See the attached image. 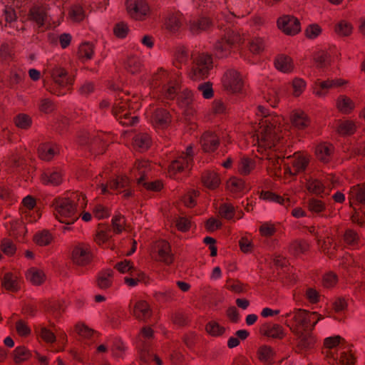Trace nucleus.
Here are the masks:
<instances>
[{"label":"nucleus","instance_id":"f257e3e1","mask_svg":"<svg viewBox=\"0 0 365 365\" xmlns=\"http://www.w3.org/2000/svg\"><path fill=\"white\" fill-rule=\"evenodd\" d=\"M280 133L279 127L267 122L262 123L256 133L259 146L269 149L277 148L275 151L280 150V140H282Z\"/></svg>","mask_w":365,"mask_h":365},{"label":"nucleus","instance_id":"f03ea898","mask_svg":"<svg viewBox=\"0 0 365 365\" xmlns=\"http://www.w3.org/2000/svg\"><path fill=\"white\" fill-rule=\"evenodd\" d=\"M212 68V56L205 53H198L196 56L192 58L188 76L190 78L194 81H200L208 76Z\"/></svg>","mask_w":365,"mask_h":365},{"label":"nucleus","instance_id":"7ed1b4c3","mask_svg":"<svg viewBox=\"0 0 365 365\" xmlns=\"http://www.w3.org/2000/svg\"><path fill=\"white\" fill-rule=\"evenodd\" d=\"M54 215L58 220L66 225H71L79 216L76 214V207L73 202L68 198H58L53 202Z\"/></svg>","mask_w":365,"mask_h":365},{"label":"nucleus","instance_id":"20e7f679","mask_svg":"<svg viewBox=\"0 0 365 365\" xmlns=\"http://www.w3.org/2000/svg\"><path fill=\"white\" fill-rule=\"evenodd\" d=\"M150 255L155 261L163 262L167 265L173 264L174 261L171 247L166 240H160L155 242L152 245Z\"/></svg>","mask_w":365,"mask_h":365},{"label":"nucleus","instance_id":"39448f33","mask_svg":"<svg viewBox=\"0 0 365 365\" xmlns=\"http://www.w3.org/2000/svg\"><path fill=\"white\" fill-rule=\"evenodd\" d=\"M317 315V312H309L302 309H294L287 314L292 317L294 322V324L290 327L291 331L294 333L309 329V324Z\"/></svg>","mask_w":365,"mask_h":365},{"label":"nucleus","instance_id":"423d86ee","mask_svg":"<svg viewBox=\"0 0 365 365\" xmlns=\"http://www.w3.org/2000/svg\"><path fill=\"white\" fill-rule=\"evenodd\" d=\"M320 317H318L312 324V328L297 332L294 334L297 337V349L299 352H306L314 348L316 344V338L313 336L312 330L314 329Z\"/></svg>","mask_w":365,"mask_h":365},{"label":"nucleus","instance_id":"0eeeda50","mask_svg":"<svg viewBox=\"0 0 365 365\" xmlns=\"http://www.w3.org/2000/svg\"><path fill=\"white\" fill-rule=\"evenodd\" d=\"M222 85L227 92L237 93L241 92L244 86L240 74L235 70H228L223 76Z\"/></svg>","mask_w":365,"mask_h":365},{"label":"nucleus","instance_id":"6e6552de","mask_svg":"<svg viewBox=\"0 0 365 365\" xmlns=\"http://www.w3.org/2000/svg\"><path fill=\"white\" fill-rule=\"evenodd\" d=\"M127 11L131 18L143 20L150 13V8L145 0H127Z\"/></svg>","mask_w":365,"mask_h":365},{"label":"nucleus","instance_id":"1a4fd4ad","mask_svg":"<svg viewBox=\"0 0 365 365\" xmlns=\"http://www.w3.org/2000/svg\"><path fill=\"white\" fill-rule=\"evenodd\" d=\"M71 259L76 265L86 266L91 262L92 254L87 246L78 245L72 251Z\"/></svg>","mask_w":365,"mask_h":365},{"label":"nucleus","instance_id":"9d476101","mask_svg":"<svg viewBox=\"0 0 365 365\" xmlns=\"http://www.w3.org/2000/svg\"><path fill=\"white\" fill-rule=\"evenodd\" d=\"M277 25L287 35H295L300 31L299 21L293 16H284L279 18Z\"/></svg>","mask_w":365,"mask_h":365},{"label":"nucleus","instance_id":"9b49d317","mask_svg":"<svg viewBox=\"0 0 365 365\" xmlns=\"http://www.w3.org/2000/svg\"><path fill=\"white\" fill-rule=\"evenodd\" d=\"M128 100H123L118 103H115L113 108V112L115 115H119V120L120 123L123 125H133L137 120L138 118L136 116L130 117L128 113H125L127 109V107L130 108V105H128Z\"/></svg>","mask_w":365,"mask_h":365},{"label":"nucleus","instance_id":"f8f14e48","mask_svg":"<svg viewBox=\"0 0 365 365\" xmlns=\"http://www.w3.org/2000/svg\"><path fill=\"white\" fill-rule=\"evenodd\" d=\"M153 315L152 309L145 300L135 302L133 309V316L138 321L146 322Z\"/></svg>","mask_w":365,"mask_h":365},{"label":"nucleus","instance_id":"ddd939ff","mask_svg":"<svg viewBox=\"0 0 365 365\" xmlns=\"http://www.w3.org/2000/svg\"><path fill=\"white\" fill-rule=\"evenodd\" d=\"M220 144V139L212 132L207 131L201 137V145L205 152H214Z\"/></svg>","mask_w":365,"mask_h":365},{"label":"nucleus","instance_id":"4468645a","mask_svg":"<svg viewBox=\"0 0 365 365\" xmlns=\"http://www.w3.org/2000/svg\"><path fill=\"white\" fill-rule=\"evenodd\" d=\"M267 159L269 161L268 169L269 172L275 177L280 178L281 165L284 163V156L271 153L267 155Z\"/></svg>","mask_w":365,"mask_h":365},{"label":"nucleus","instance_id":"2eb2a0df","mask_svg":"<svg viewBox=\"0 0 365 365\" xmlns=\"http://www.w3.org/2000/svg\"><path fill=\"white\" fill-rule=\"evenodd\" d=\"M259 332L261 334L272 339H282L284 336V329L279 324H264L261 327Z\"/></svg>","mask_w":365,"mask_h":365},{"label":"nucleus","instance_id":"dca6fc26","mask_svg":"<svg viewBox=\"0 0 365 365\" xmlns=\"http://www.w3.org/2000/svg\"><path fill=\"white\" fill-rule=\"evenodd\" d=\"M336 108L339 113L348 115L355 109V103L349 96L341 95L336 101Z\"/></svg>","mask_w":365,"mask_h":365},{"label":"nucleus","instance_id":"f3484780","mask_svg":"<svg viewBox=\"0 0 365 365\" xmlns=\"http://www.w3.org/2000/svg\"><path fill=\"white\" fill-rule=\"evenodd\" d=\"M153 122L158 128L164 129L170 125L171 116L166 110L158 109L153 114Z\"/></svg>","mask_w":365,"mask_h":365},{"label":"nucleus","instance_id":"a211bd4d","mask_svg":"<svg viewBox=\"0 0 365 365\" xmlns=\"http://www.w3.org/2000/svg\"><path fill=\"white\" fill-rule=\"evenodd\" d=\"M51 76L54 82L61 87L73 83V78L68 76V73L63 68H54L51 71Z\"/></svg>","mask_w":365,"mask_h":365},{"label":"nucleus","instance_id":"6ab92c4d","mask_svg":"<svg viewBox=\"0 0 365 365\" xmlns=\"http://www.w3.org/2000/svg\"><path fill=\"white\" fill-rule=\"evenodd\" d=\"M290 119L292 123L298 129H304L309 124L308 116L302 110H294L291 114Z\"/></svg>","mask_w":365,"mask_h":365},{"label":"nucleus","instance_id":"aec40b11","mask_svg":"<svg viewBox=\"0 0 365 365\" xmlns=\"http://www.w3.org/2000/svg\"><path fill=\"white\" fill-rule=\"evenodd\" d=\"M29 19L34 21L39 26H43L47 19L46 9L39 6L32 7L29 11Z\"/></svg>","mask_w":365,"mask_h":365},{"label":"nucleus","instance_id":"412c9836","mask_svg":"<svg viewBox=\"0 0 365 365\" xmlns=\"http://www.w3.org/2000/svg\"><path fill=\"white\" fill-rule=\"evenodd\" d=\"M356 130L354 121L351 120H340L337 125L336 131L341 135H351Z\"/></svg>","mask_w":365,"mask_h":365},{"label":"nucleus","instance_id":"4be33fe9","mask_svg":"<svg viewBox=\"0 0 365 365\" xmlns=\"http://www.w3.org/2000/svg\"><path fill=\"white\" fill-rule=\"evenodd\" d=\"M1 286L6 290L16 292L19 289L18 277L11 272L5 273L1 279Z\"/></svg>","mask_w":365,"mask_h":365},{"label":"nucleus","instance_id":"5701e85b","mask_svg":"<svg viewBox=\"0 0 365 365\" xmlns=\"http://www.w3.org/2000/svg\"><path fill=\"white\" fill-rule=\"evenodd\" d=\"M39 158L45 161H50L58 153L56 146L49 144H42L38 149Z\"/></svg>","mask_w":365,"mask_h":365},{"label":"nucleus","instance_id":"b1692460","mask_svg":"<svg viewBox=\"0 0 365 365\" xmlns=\"http://www.w3.org/2000/svg\"><path fill=\"white\" fill-rule=\"evenodd\" d=\"M133 145L140 151L146 150L151 145V138L146 133H139L134 137Z\"/></svg>","mask_w":365,"mask_h":365},{"label":"nucleus","instance_id":"393cba45","mask_svg":"<svg viewBox=\"0 0 365 365\" xmlns=\"http://www.w3.org/2000/svg\"><path fill=\"white\" fill-rule=\"evenodd\" d=\"M202 182L208 189L215 190L220 184V179L214 172H205L202 176Z\"/></svg>","mask_w":365,"mask_h":365},{"label":"nucleus","instance_id":"a878e982","mask_svg":"<svg viewBox=\"0 0 365 365\" xmlns=\"http://www.w3.org/2000/svg\"><path fill=\"white\" fill-rule=\"evenodd\" d=\"M31 357V351L25 346H18L13 352V359L16 364H21Z\"/></svg>","mask_w":365,"mask_h":365},{"label":"nucleus","instance_id":"bb28decb","mask_svg":"<svg viewBox=\"0 0 365 365\" xmlns=\"http://www.w3.org/2000/svg\"><path fill=\"white\" fill-rule=\"evenodd\" d=\"M221 38L224 40L232 48L235 46L243 43V38L240 33L232 30L227 31Z\"/></svg>","mask_w":365,"mask_h":365},{"label":"nucleus","instance_id":"cd10ccee","mask_svg":"<svg viewBox=\"0 0 365 365\" xmlns=\"http://www.w3.org/2000/svg\"><path fill=\"white\" fill-rule=\"evenodd\" d=\"M41 181L45 185H58L62 182V175L58 172L51 173H43L41 175Z\"/></svg>","mask_w":365,"mask_h":365},{"label":"nucleus","instance_id":"c85d7f7f","mask_svg":"<svg viewBox=\"0 0 365 365\" xmlns=\"http://www.w3.org/2000/svg\"><path fill=\"white\" fill-rule=\"evenodd\" d=\"M315 153L317 158L320 161L327 163L330 160L332 153V146L327 144H320L317 146Z\"/></svg>","mask_w":365,"mask_h":365},{"label":"nucleus","instance_id":"c756f323","mask_svg":"<svg viewBox=\"0 0 365 365\" xmlns=\"http://www.w3.org/2000/svg\"><path fill=\"white\" fill-rule=\"evenodd\" d=\"M179 99V103L182 107L187 108L186 112L187 113L192 114L194 112V109L192 107V93L190 91L186 89L184 90L180 94V96L178 98Z\"/></svg>","mask_w":365,"mask_h":365},{"label":"nucleus","instance_id":"7c9ffc66","mask_svg":"<svg viewBox=\"0 0 365 365\" xmlns=\"http://www.w3.org/2000/svg\"><path fill=\"white\" fill-rule=\"evenodd\" d=\"M309 250V245L306 241H294L289 247V250L292 254L295 257H299L302 255H304Z\"/></svg>","mask_w":365,"mask_h":365},{"label":"nucleus","instance_id":"2f4dec72","mask_svg":"<svg viewBox=\"0 0 365 365\" xmlns=\"http://www.w3.org/2000/svg\"><path fill=\"white\" fill-rule=\"evenodd\" d=\"M309 163V158L304 155H294L292 160V166L294 169V175L305 170Z\"/></svg>","mask_w":365,"mask_h":365},{"label":"nucleus","instance_id":"473e14b6","mask_svg":"<svg viewBox=\"0 0 365 365\" xmlns=\"http://www.w3.org/2000/svg\"><path fill=\"white\" fill-rule=\"evenodd\" d=\"M110 231V229L106 225L99 224L94 239L95 242L99 245L108 242L111 237Z\"/></svg>","mask_w":365,"mask_h":365},{"label":"nucleus","instance_id":"72a5a7b5","mask_svg":"<svg viewBox=\"0 0 365 365\" xmlns=\"http://www.w3.org/2000/svg\"><path fill=\"white\" fill-rule=\"evenodd\" d=\"M213 49L216 56L223 58L228 56L232 48L220 38L215 43Z\"/></svg>","mask_w":365,"mask_h":365},{"label":"nucleus","instance_id":"f704fd0d","mask_svg":"<svg viewBox=\"0 0 365 365\" xmlns=\"http://www.w3.org/2000/svg\"><path fill=\"white\" fill-rule=\"evenodd\" d=\"M130 185V180L125 175H118L115 179L108 182L110 189L118 190L121 188H126Z\"/></svg>","mask_w":365,"mask_h":365},{"label":"nucleus","instance_id":"c9c22d12","mask_svg":"<svg viewBox=\"0 0 365 365\" xmlns=\"http://www.w3.org/2000/svg\"><path fill=\"white\" fill-rule=\"evenodd\" d=\"M275 67L282 72H289L292 70V61L289 56H279L274 61Z\"/></svg>","mask_w":365,"mask_h":365},{"label":"nucleus","instance_id":"e433bc0d","mask_svg":"<svg viewBox=\"0 0 365 365\" xmlns=\"http://www.w3.org/2000/svg\"><path fill=\"white\" fill-rule=\"evenodd\" d=\"M26 276L30 282L34 285L41 284L46 278L44 272L42 270L36 268H31L29 269Z\"/></svg>","mask_w":365,"mask_h":365},{"label":"nucleus","instance_id":"4c0bfd02","mask_svg":"<svg viewBox=\"0 0 365 365\" xmlns=\"http://www.w3.org/2000/svg\"><path fill=\"white\" fill-rule=\"evenodd\" d=\"M211 26V21L207 18H201L196 21L190 22V29L192 33L197 34L202 31H205Z\"/></svg>","mask_w":365,"mask_h":365},{"label":"nucleus","instance_id":"58836bf2","mask_svg":"<svg viewBox=\"0 0 365 365\" xmlns=\"http://www.w3.org/2000/svg\"><path fill=\"white\" fill-rule=\"evenodd\" d=\"M331 56L325 51H319L314 56V61L317 68H324L329 64Z\"/></svg>","mask_w":365,"mask_h":365},{"label":"nucleus","instance_id":"ea45409f","mask_svg":"<svg viewBox=\"0 0 365 365\" xmlns=\"http://www.w3.org/2000/svg\"><path fill=\"white\" fill-rule=\"evenodd\" d=\"M352 25L345 20L340 21L335 26L334 31L339 36L345 37L349 36L352 33Z\"/></svg>","mask_w":365,"mask_h":365},{"label":"nucleus","instance_id":"a19ab883","mask_svg":"<svg viewBox=\"0 0 365 365\" xmlns=\"http://www.w3.org/2000/svg\"><path fill=\"white\" fill-rule=\"evenodd\" d=\"M350 195H351V198H350L351 203H352L351 200L353 199L359 203L365 205V185L352 187Z\"/></svg>","mask_w":365,"mask_h":365},{"label":"nucleus","instance_id":"79ce46f5","mask_svg":"<svg viewBox=\"0 0 365 365\" xmlns=\"http://www.w3.org/2000/svg\"><path fill=\"white\" fill-rule=\"evenodd\" d=\"M53 236L48 230H43L37 233L34 237V242L39 246L48 245L53 241Z\"/></svg>","mask_w":365,"mask_h":365},{"label":"nucleus","instance_id":"37998d69","mask_svg":"<svg viewBox=\"0 0 365 365\" xmlns=\"http://www.w3.org/2000/svg\"><path fill=\"white\" fill-rule=\"evenodd\" d=\"M255 167V163L254 160L244 158H242L238 167V172L242 175H249Z\"/></svg>","mask_w":365,"mask_h":365},{"label":"nucleus","instance_id":"c03bdc74","mask_svg":"<svg viewBox=\"0 0 365 365\" xmlns=\"http://www.w3.org/2000/svg\"><path fill=\"white\" fill-rule=\"evenodd\" d=\"M14 123L19 128L28 129L31 125L32 120L29 115L20 113L14 118Z\"/></svg>","mask_w":365,"mask_h":365},{"label":"nucleus","instance_id":"a18cd8bd","mask_svg":"<svg viewBox=\"0 0 365 365\" xmlns=\"http://www.w3.org/2000/svg\"><path fill=\"white\" fill-rule=\"evenodd\" d=\"M307 190L314 195H319L324 192V186L317 179L310 178L306 183Z\"/></svg>","mask_w":365,"mask_h":365},{"label":"nucleus","instance_id":"49530a36","mask_svg":"<svg viewBox=\"0 0 365 365\" xmlns=\"http://www.w3.org/2000/svg\"><path fill=\"white\" fill-rule=\"evenodd\" d=\"M227 188L231 192L237 193L241 192L245 188V182L242 179L231 178L227 182Z\"/></svg>","mask_w":365,"mask_h":365},{"label":"nucleus","instance_id":"de8ad7c7","mask_svg":"<svg viewBox=\"0 0 365 365\" xmlns=\"http://www.w3.org/2000/svg\"><path fill=\"white\" fill-rule=\"evenodd\" d=\"M274 352L272 347L264 345L260 346L257 350V356L259 361L267 362L272 359Z\"/></svg>","mask_w":365,"mask_h":365},{"label":"nucleus","instance_id":"09e8293b","mask_svg":"<svg viewBox=\"0 0 365 365\" xmlns=\"http://www.w3.org/2000/svg\"><path fill=\"white\" fill-rule=\"evenodd\" d=\"M336 248V244L334 242L331 237H326L321 246L322 251L324 254L327 255L329 258L334 255V250Z\"/></svg>","mask_w":365,"mask_h":365},{"label":"nucleus","instance_id":"8fccbe9b","mask_svg":"<svg viewBox=\"0 0 365 365\" xmlns=\"http://www.w3.org/2000/svg\"><path fill=\"white\" fill-rule=\"evenodd\" d=\"M126 225L125 219L124 216L121 215H115L111 220V225L113 232L115 234H120L125 230Z\"/></svg>","mask_w":365,"mask_h":365},{"label":"nucleus","instance_id":"3c124183","mask_svg":"<svg viewBox=\"0 0 365 365\" xmlns=\"http://www.w3.org/2000/svg\"><path fill=\"white\" fill-rule=\"evenodd\" d=\"M260 198L264 200L276 202L279 204H285L286 202H289V198L284 199L282 196L278 195L270 191H262L260 193Z\"/></svg>","mask_w":365,"mask_h":365},{"label":"nucleus","instance_id":"603ef678","mask_svg":"<svg viewBox=\"0 0 365 365\" xmlns=\"http://www.w3.org/2000/svg\"><path fill=\"white\" fill-rule=\"evenodd\" d=\"M205 331L212 336H218L223 334L225 329L221 327L217 322L211 321L206 324Z\"/></svg>","mask_w":365,"mask_h":365},{"label":"nucleus","instance_id":"864d4df0","mask_svg":"<svg viewBox=\"0 0 365 365\" xmlns=\"http://www.w3.org/2000/svg\"><path fill=\"white\" fill-rule=\"evenodd\" d=\"M235 212V209L232 204L224 203L219 207V215L221 217L226 220H231L233 218Z\"/></svg>","mask_w":365,"mask_h":365},{"label":"nucleus","instance_id":"5fc2aeb1","mask_svg":"<svg viewBox=\"0 0 365 365\" xmlns=\"http://www.w3.org/2000/svg\"><path fill=\"white\" fill-rule=\"evenodd\" d=\"M75 331L80 336L85 339H90L94 334V330L83 323H78L75 325Z\"/></svg>","mask_w":365,"mask_h":365},{"label":"nucleus","instance_id":"6e6d98bb","mask_svg":"<svg viewBox=\"0 0 365 365\" xmlns=\"http://www.w3.org/2000/svg\"><path fill=\"white\" fill-rule=\"evenodd\" d=\"M125 69L132 74H135L141 71V64L135 57L128 58L125 62Z\"/></svg>","mask_w":365,"mask_h":365},{"label":"nucleus","instance_id":"4d7b16f0","mask_svg":"<svg viewBox=\"0 0 365 365\" xmlns=\"http://www.w3.org/2000/svg\"><path fill=\"white\" fill-rule=\"evenodd\" d=\"M113 277V271L110 270L107 272L102 273L97 279L98 286L101 289H108L111 286V278Z\"/></svg>","mask_w":365,"mask_h":365},{"label":"nucleus","instance_id":"13d9d810","mask_svg":"<svg viewBox=\"0 0 365 365\" xmlns=\"http://www.w3.org/2000/svg\"><path fill=\"white\" fill-rule=\"evenodd\" d=\"M347 83V81L341 78L339 79H328L327 81H322L319 83L320 88H339L345 86Z\"/></svg>","mask_w":365,"mask_h":365},{"label":"nucleus","instance_id":"bf43d9fd","mask_svg":"<svg viewBox=\"0 0 365 365\" xmlns=\"http://www.w3.org/2000/svg\"><path fill=\"white\" fill-rule=\"evenodd\" d=\"M56 108L55 103L49 98H43L40 101L39 110L45 114H49L55 111Z\"/></svg>","mask_w":365,"mask_h":365},{"label":"nucleus","instance_id":"052dcab7","mask_svg":"<svg viewBox=\"0 0 365 365\" xmlns=\"http://www.w3.org/2000/svg\"><path fill=\"white\" fill-rule=\"evenodd\" d=\"M93 55V46L84 43L81 44L78 49V56L81 58L91 59Z\"/></svg>","mask_w":365,"mask_h":365},{"label":"nucleus","instance_id":"680f3d73","mask_svg":"<svg viewBox=\"0 0 365 365\" xmlns=\"http://www.w3.org/2000/svg\"><path fill=\"white\" fill-rule=\"evenodd\" d=\"M149 166V162L147 160H137L134 165V168H136L140 175V177L138 179V184H141L145 179V170Z\"/></svg>","mask_w":365,"mask_h":365},{"label":"nucleus","instance_id":"e2e57ef3","mask_svg":"<svg viewBox=\"0 0 365 365\" xmlns=\"http://www.w3.org/2000/svg\"><path fill=\"white\" fill-rule=\"evenodd\" d=\"M180 89L179 83L176 81H170L165 87V94L169 99H173Z\"/></svg>","mask_w":365,"mask_h":365},{"label":"nucleus","instance_id":"0e129e2a","mask_svg":"<svg viewBox=\"0 0 365 365\" xmlns=\"http://www.w3.org/2000/svg\"><path fill=\"white\" fill-rule=\"evenodd\" d=\"M1 251L8 256L14 255L16 250V245L9 239H4L1 244Z\"/></svg>","mask_w":365,"mask_h":365},{"label":"nucleus","instance_id":"69168bd1","mask_svg":"<svg viewBox=\"0 0 365 365\" xmlns=\"http://www.w3.org/2000/svg\"><path fill=\"white\" fill-rule=\"evenodd\" d=\"M181 26L180 19L174 15L169 16L165 23L166 29L171 32L177 31Z\"/></svg>","mask_w":365,"mask_h":365},{"label":"nucleus","instance_id":"338daca9","mask_svg":"<svg viewBox=\"0 0 365 365\" xmlns=\"http://www.w3.org/2000/svg\"><path fill=\"white\" fill-rule=\"evenodd\" d=\"M344 240L349 245L354 246L358 244L359 237L353 230H347L344 235Z\"/></svg>","mask_w":365,"mask_h":365},{"label":"nucleus","instance_id":"774afa93","mask_svg":"<svg viewBox=\"0 0 365 365\" xmlns=\"http://www.w3.org/2000/svg\"><path fill=\"white\" fill-rule=\"evenodd\" d=\"M175 226L180 232H187L191 227V222L188 218L179 217L175 220Z\"/></svg>","mask_w":365,"mask_h":365}]
</instances>
